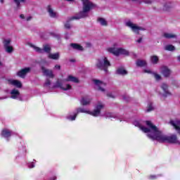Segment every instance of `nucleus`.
Returning a JSON list of instances; mask_svg holds the SVG:
<instances>
[{
	"label": "nucleus",
	"instance_id": "f257e3e1",
	"mask_svg": "<svg viewBox=\"0 0 180 180\" xmlns=\"http://www.w3.org/2000/svg\"><path fill=\"white\" fill-rule=\"evenodd\" d=\"M133 124H134L136 127H139L143 133H147L148 137L151 140H157L159 143H175L179 142L176 135L172 134L167 136L164 134V133L160 131L151 121L135 120Z\"/></svg>",
	"mask_w": 180,
	"mask_h": 180
},
{
	"label": "nucleus",
	"instance_id": "f03ea898",
	"mask_svg": "<svg viewBox=\"0 0 180 180\" xmlns=\"http://www.w3.org/2000/svg\"><path fill=\"white\" fill-rule=\"evenodd\" d=\"M82 2V11L72 16L70 20H79L88 18L89 12L96 6L91 0H81Z\"/></svg>",
	"mask_w": 180,
	"mask_h": 180
},
{
	"label": "nucleus",
	"instance_id": "7ed1b4c3",
	"mask_svg": "<svg viewBox=\"0 0 180 180\" xmlns=\"http://www.w3.org/2000/svg\"><path fill=\"white\" fill-rule=\"evenodd\" d=\"M103 108H105V105L101 102H98L96 105L93 111H90L82 108H78L76 109L75 112L77 115L79 113H86L87 115H91V116H94V117H98V116L101 115V111L102 110V109H103Z\"/></svg>",
	"mask_w": 180,
	"mask_h": 180
},
{
	"label": "nucleus",
	"instance_id": "20e7f679",
	"mask_svg": "<svg viewBox=\"0 0 180 180\" xmlns=\"http://www.w3.org/2000/svg\"><path fill=\"white\" fill-rule=\"evenodd\" d=\"M120 44L115 42L112 46L106 49V51L116 56L117 57L122 54L123 56H129V51L124 49L123 48H119Z\"/></svg>",
	"mask_w": 180,
	"mask_h": 180
},
{
	"label": "nucleus",
	"instance_id": "39448f33",
	"mask_svg": "<svg viewBox=\"0 0 180 180\" xmlns=\"http://www.w3.org/2000/svg\"><path fill=\"white\" fill-rule=\"evenodd\" d=\"M110 61L106 56H102L100 58L97 59L96 63V67L98 70L108 72V68L110 67Z\"/></svg>",
	"mask_w": 180,
	"mask_h": 180
},
{
	"label": "nucleus",
	"instance_id": "423d86ee",
	"mask_svg": "<svg viewBox=\"0 0 180 180\" xmlns=\"http://www.w3.org/2000/svg\"><path fill=\"white\" fill-rule=\"evenodd\" d=\"M29 46L30 47H32L37 53H47L48 54H50L51 53V46H50L49 44H45L43 46V49L39 48L36 46L35 45L32 44H29Z\"/></svg>",
	"mask_w": 180,
	"mask_h": 180
},
{
	"label": "nucleus",
	"instance_id": "0eeeda50",
	"mask_svg": "<svg viewBox=\"0 0 180 180\" xmlns=\"http://www.w3.org/2000/svg\"><path fill=\"white\" fill-rule=\"evenodd\" d=\"M125 26H127V27H129V29H131V30L134 33H135V34H139L140 30H146V29H144L143 27H140L136 24H134L131 21H127L125 22Z\"/></svg>",
	"mask_w": 180,
	"mask_h": 180
},
{
	"label": "nucleus",
	"instance_id": "6e6552de",
	"mask_svg": "<svg viewBox=\"0 0 180 180\" xmlns=\"http://www.w3.org/2000/svg\"><path fill=\"white\" fill-rule=\"evenodd\" d=\"M56 88H60L63 91H72V86L70 84H64V81L58 80L55 84Z\"/></svg>",
	"mask_w": 180,
	"mask_h": 180
},
{
	"label": "nucleus",
	"instance_id": "1a4fd4ad",
	"mask_svg": "<svg viewBox=\"0 0 180 180\" xmlns=\"http://www.w3.org/2000/svg\"><path fill=\"white\" fill-rule=\"evenodd\" d=\"M95 84V88L97 91L105 94L106 92V84L101 82V80L94 79L93 80Z\"/></svg>",
	"mask_w": 180,
	"mask_h": 180
},
{
	"label": "nucleus",
	"instance_id": "9d476101",
	"mask_svg": "<svg viewBox=\"0 0 180 180\" xmlns=\"http://www.w3.org/2000/svg\"><path fill=\"white\" fill-rule=\"evenodd\" d=\"M160 91H159V94L163 96L164 98H167V96H171L172 94L171 91L168 89V84L166 83H162L160 85Z\"/></svg>",
	"mask_w": 180,
	"mask_h": 180
},
{
	"label": "nucleus",
	"instance_id": "9b49d317",
	"mask_svg": "<svg viewBox=\"0 0 180 180\" xmlns=\"http://www.w3.org/2000/svg\"><path fill=\"white\" fill-rule=\"evenodd\" d=\"M46 11L50 18H58V13H57V11H54V9L53 8V7H51V6H48L46 7Z\"/></svg>",
	"mask_w": 180,
	"mask_h": 180
},
{
	"label": "nucleus",
	"instance_id": "f8f14e48",
	"mask_svg": "<svg viewBox=\"0 0 180 180\" xmlns=\"http://www.w3.org/2000/svg\"><path fill=\"white\" fill-rule=\"evenodd\" d=\"M7 83L8 85H13V86H15L16 88H22V82L19 80L8 79Z\"/></svg>",
	"mask_w": 180,
	"mask_h": 180
},
{
	"label": "nucleus",
	"instance_id": "ddd939ff",
	"mask_svg": "<svg viewBox=\"0 0 180 180\" xmlns=\"http://www.w3.org/2000/svg\"><path fill=\"white\" fill-rule=\"evenodd\" d=\"M1 137H4V139H6L7 141H9V137L12 136V131L4 128L1 130Z\"/></svg>",
	"mask_w": 180,
	"mask_h": 180
},
{
	"label": "nucleus",
	"instance_id": "4468645a",
	"mask_svg": "<svg viewBox=\"0 0 180 180\" xmlns=\"http://www.w3.org/2000/svg\"><path fill=\"white\" fill-rule=\"evenodd\" d=\"M30 68L22 69L17 72V75L18 77H20V78H25L26 75L30 72Z\"/></svg>",
	"mask_w": 180,
	"mask_h": 180
},
{
	"label": "nucleus",
	"instance_id": "2eb2a0df",
	"mask_svg": "<svg viewBox=\"0 0 180 180\" xmlns=\"http://www.w3.org/2000/svg\"><path fill=\"white\" fill-rule=\"evenodd\" d=\"M41 71L46 77H49V78H53L54 77V74L53 73V70L46 69L44 66H42L41 68Z\"/></svg>",
	"mask_w": 180,
	"mask_h": 180
},
{
	"label": "nucleus",
	"instance_id": "dca6fc26",
	"mask_svg": "<svg viewBox=\"0 0 180 180\" xmlns=\"http://www.w3.org/2000/svg\"><path fill=\"white\" fill-rule=\"evenodd\" d=\"M11 99H19L20 98V92L17 89H13L10 92Z\"/></svg>",
	"mask_w": 180,
	"mask_h": 180
},
{
	"label": "nucleus",
	"instance_id": "f3484780",
	"mask_svg": "<svg viewBox=\"0 0 180 180\" xmlns=\"http://www.w3.org/2000/svg\"><path fill=\"white\" fill-rule=\"evenodd\" d=\"M160 70L161 73L164 77H165V78H168V77L171 75V70H169V68H168L167 66L162 67Z\"/></svg>",
	"mask_w": 180,
	"mask_h": 180
},
{
	"label": "nucleus",
	"instance_id": "a211bd4d",
	"mask_svg": "<svg viewBox=\"0 0 180 180\" xmlns=\"http://www.w3.org/2000/svg\"><path fill=\"white\" fill-rule=\"evenodd\" d=\"M170 124L173 126L175 130L180 134V121L179 120H172L170 121Z\"/></svg>",
	"mask_w": 180,
	"mask_h": 180
},
{
	"label": "nucleus",
	"instance_id": "6ab92c4d",
	"mask_svg": "<svg viewBox=\"0 0 180 180\" xmlns=\"http://www.w3.org/2000/svg\"><path fill=\"white\" fill-rule=\"evenodd\" d=\"M63 81H65L66 82H74L75 84H78V82H79L78 78L72 75H68Z\"/></svg>",
	"mask_w": 180,
	"mask_h": 180
},
{
	"label": "nucleus",
	"instance_id": "aec40b11",
	"mask_svg": "<svg viewBox=\"0 0 180 180\" xmlns=\"http://www.w3.org/2000/svg\"><path fill=\"white\" fill-rule=\"evenodd\" d=\"M91 101L92 98H91V97H83L80 101V103L83 106H86L87 105H89V103H91Z\"/></svg>",
	"mask_w": 180,
	"mask_h": 180
},
{
	"label": "nucleus",
	"instance_id": "412c9836",
	"mask_svg": "<svg viewBox=\"0 0 180 180\" xmlns=\"http://www.w3.org/2000/svg\"><path fill=\"white\" fill-rule=\"evenodd\" d=\"M162 37H165V39H176V34L171 32H164Z\"/></svg>",
	"mask_w": 180,
	"mask_h": 180
},
{
	"label": "nucleus",
	"instance_id": "4be33fe9",
	"mask_svg": "<svg viewBox=\"0 0 180 180\" xmlns=\"http://www.w3.org/2000/svg\"><path fill=\"white\" fill-rule=\"evenodd\" d=\"M48 58H50L51 60H60V52L49 53Z\"/></svg>",
	"mask_w": 180,
	"mask_h": 180
},
{
	"label": "nucleus",
	"instance_id": "5701e85b",
	"mask_svg": "<svg viewBox=\"0 0 180 180\" xmlns=\"http://www.w3.org/2000/svg\"><path fill=\"white\" fill-rule=\"evenodd\" d=\"M105 117L107 119H119V117H117V114L113 112H106Z\"/></svg>",
	"mask_w": 180,
	"mask_h": 180
},
{
	"label": "nucleus",
	"instance_id": "b1692460",
	"mask_svg": "<svg viewBox=\"0 0 180 180\" xmlns=\"http://www.w3.org/2000/svg\"><path fill=\"white\" fill-rule=\"evenodd\" d=\"M71 47L74 49V50H78V51H84V47L78 44H71Z\"/></svg>",
	"mask_w": 180,
	"mask_h": 180
},
{
	"label": "nucleus",
	"instance_id": "393cba45",
	"mask_svg": "<svg viewBox=\"0 0 180 180\" xmlns=\"http://www.w3.org/2000/svg\"><path fill=\"white\" fill-rule=\"evenodd\" d=\"M4 0H0L1 4H4ZM15 4L17 5V8H20L21 4H26V0H13Z\"/></svg>",
	"mask_w": 180,
	"mask_h": 180
},
{
	"label": "nucleus",
	"instance_id": "a878e982",
	"mask_svg": "<svg viewBox=\"0 0 180 180\" xmlns=\"http://www.w3.org/2000/svg\"><path fill=\"white\" fill-rule=\"evenodd\" d=\"M136 65L137 67H146L147 65V62L143 60H138L136 62Z\"/></svg>",
	"mask_w": 180,
	"mask_h": 180
},
{
	"label": "nucleus",
	"instance_id": "bb28decb",
	"mask_svg": "<svg viewBox=\"0 0 180 180\" xmlns=\"http://www.w3.org/2000/svg\"><path fill=\"white\" fill-rule=\"evenodd\" d=\"M98 23L101 25V26H108V21L106 20V19L103 18H98Z\"/></svg>",
	"mask_w": 180,
	"mask_h": 180
},
{
	"label": "nucleus",
	"instance_id": "cd10ccee",
	"mask_svg": "<svg viewBox=\"0 0 180 180\" xmlns=\"http://www.w3.org/2000/svg\"><path fill=\"white\" fill-rule=\"evenodd\" d=\"M117 74H118V75H127V72L126 70H124V68H119L117 70Z\"/></svg>",
	"mask_w": 180,
	"mask_h": 180
},
{
	"label": "nucleus",
	"instance_id": "c85d7f7f",
	"mask_svg": "<svg viewBox=\"0 0 180 180\" xmlns=\"http://www.w3.org/2000/svg\"><path fill=\"white\" fill-rule=\"evenodd\" d=\"M77 116H78V115L77 114V112L75 111V112H73V115H69L66 117V119H68V120H70L71 122H73V120H75V119H77Z\"/></svg>",
	"mask_w": 180,
	"mask_h": 180
},
{
	"label": "nucleus",
	"instance_id": "c756f323",
	"mask_svg": "<svg viewBox=\"0 0 180 180\" xmlns=\"http://www.w3.org/2000/svg\"><path fill=\"white\" fill-rule=\"evenodd\" d=\"M11 41H12L11 39H4L3 40V44L4 48L11 46Z\"/></svg>",
	"mask_w": 180,
	"mask_h": 180
},
{
	"label": "nucleus",
	"instance_id": "7c9ffc66",
	"mask_svg": "<svg viewBox=\"0 0 180 180\" xmlns=\"http://www.w3.org/2000/svg\"><path fill=\"white\" fill-rule=\"evenodd\" d=\"M165 50H166L167 51H174L175 46H174L173 45L169 44L165 46Z\"/></svg>",
	"mask_w": 180,
	"mask_h": 180
},
{
	"label": "nucleus",
	"instance_id": "2f4dec72",
	"mask_svg": "<svg viewBox=\"0 0 180 180\" xmlns=\"http://www.w3.org/2000/svg\"><path fill=\"white\" fill-rule=\"evenodd\" d=\"M158 56H153L150 57V61L152 64H158Z\"/></svg>",
	"mask_w": 180,
	"mask_h": 180
},
{
	"label": "nucleus",
	"instance_id": "473e14b6",
	"mask_svg": "<svg viewBox=\"0 0 180 180\" xmlns=\"http://www.w3.org/2000/svg\"><path fill=\"white\" fill-rule=\"evenodd\" d=\"M4 49L6 53H8V54H11V53L13 52V47L11 45L8 46H6Z\"/></svg>",
	"mask_w": 180,
	"mask_h": 180
},
{
	"label": "nucleus",
	"instance_id": "72a5a7b5",
	"mask_svg": "<svg viewBox=\"0 0 180 180\" xmlns=\"http://www.w3.org/2000/svg\"><path fill=\"white\" fill-rule=\"evenodd\" d=\"M50 85H51V81H50L49 79H46L44 84V86L45 88H50Z\"/></svg>",
	"mask_w": 180,
	"mask_h": 180
},
{
	"label": "nucleus",
	"instance_id": "f704fd0d",
	"mask_svg": "<svg viewBox=\"0 0 180 180\" xmlns=\"http://www.w3.org/2000/svg\"><path fill=\"white\" fill-rule=\"evenodd\" d=\"M152 110H154V107L153 106V103H150L146 108V112H152Z\"/></svg>",
	"mask_w": 180,
	"mask_h": 180
},
{
	"label": "nucleus",
	"instance_id": "c9c22d12",
	"mask_svg": "<svg viewBox=\"0 0 180 180\" xmlns=\"http://www.w3.org/2000/svg\"><path fill=\"white\" fill-rule=\"evenodd\" d=\"M170 8H172L171 4L170 3H166L164 5V11H169L170 9Z\"/></svg>",
	"mask_w": 180,
	"mask_h": 180
},
{
	"label": "nucleus",
	"instance_id": "e433bc0d",
	"mask_svg": "<svg viewBox=\"0 0 180 180\" xmlns=\"http://www.w3.org/2000/svg\"><path fill=\"white\" fill-rule=\"evenodd\" d=\"M153 76H154L155 79H156V81L161 80V75H160L157 73H153Z\"/></svg>",
	"mask_w": 180,
	"mask_h": 180
},
{
	"label": "nucleus",
	"instance_id": "4c0bfd02",
	"mask_svg": "<svg viewBox=\"0 0 180 180\" xmlns=\"http://www.w3.org/2000/svg\"><path fill=\"white\" fill-rule=\"evenodd\" d=\"M65 29H71V24L69 22H66L64 25Z\"/></svg>",
	"mask_w": 180,
	"mask_h": 180
},
{
	"label": "nucleus",
	"instance_id": "58836bf2",
	"mask_svg": "<svg viewBox=\"0 0 180 180\" xmlns=\"http://www.w3.org/2000/svg\"><path fill=\"white\" fill-rule=\"evenodd\" d=\"M32 19H33V17H32V16L25 17L26 22H30V20H32Z\"/></svg>",
	"mask_w": 180,
	"mask_h": 180
},
{
	"label": "nucleus",
	"instance_id": "ea45409f",
	"mask_svg": "<svg viewBox=\"0 0 180 180\" xmlns=\"http://www.w3.org/2000/svg\"><path fill=\"white\" fill-rule=\"evenodd\" d=\"M29 168H34V163L33 162L28 164Z\"/></svg>",
	"mask_w": 180,
	"mask_h": 180
},
{
	"label": "nucleus",
	"instance_id": "a19ab883",
	"mask_svg": "<svg viewBox=\"0 0 180 180\" xmlns=\"http://www.w3.org/2000/svg\"><path fill=\"white\" fill-rule=\"evenodd\" d=\"M136 43H139L140 44V43H142L143 41V37H139L138 39L136 40Z\"/></svg>",
	"mask_w": 180,
	"mask_h": 180
},
{
	"label": "nucleus",
	"instance_id": "79ce46f5",
	"mask_svg": "<svg viewBox=\"0 0 180 180\" xmlns=\"http://www.w3.org/2000/svg\"><path fill=\"white\" fill-rule=\"evenodd\" d=\"M143 72L146 73V74H153V72H151L150 70H143Z\"/></svg>",
	"mask_w": 180,
	"mask_h": 180
},
{
	"label": "nucleus",
	"instance_id": "37998d69",
	"mask_svg": "<svg viewBox=\"0 0 180 180\" xmlns=\"http://www.w3.org/2000/svg\"><path fill=\"white\" fill-rule=\"evenodd\" d=\"M144 2H145V4H147L148 5L153 4V1H151V0H146Z\"/></svg>",
	"mask_w": 180,
	"mask_h": 180
},
{
	"label": "nucleus",
	"instance_id": "c03bdc74",
	"mask_svg": "<svg viewBox=\"0 0 180 180\" xmlns=\"http://www.w3.org/2000/svg\"><path fill=\"white\" fill-rule=\"evenodd\" d=\"M131 1L132 2H136V4H141V0H129Z\"/></svg>",
	"mask_w": 180,
	"mask_h": 180
},
{
	"label": "nucleus",
	"instance_id": "a18cd8bd",
	"mask_svg": "<svg viewBox=\"0 0 180 180\" xmlns=\"http://www.w3.org/2000/svg\"><path fill=\"white\" fill-rule=\"evenodd\" d=\"M155 178H157V176H155V175H151L149 176L150 179H155Z\"/></svg>",
	"mask_w": 180,
	"mask_h": 180
},
{
	"label": "nucleus",
	"instance_id": "49530a36",
	"mask_svg": "<svg viewBox=\"0 0 180 180\" xmlns=\"http://www.w3.org/2000/svg\"><path fill=\"white\" fill-rule=\"evenodd\" d=\"M20 19H23L24 20H25V19H26V17H25V15H23V14H21L20 15Z\"/></svg>",
	"mask_w": 180,
	"mask_h": 180
},
{
	"label": "nucleus",
	"instance_id": "de8ad7c7",
	"mask_svg": "<svg viewBox=\"0 0 180 180\" xmlns=\"http://www.w3.org/2000/svg\"><path fill=\"white\" fill-rule=\"evenodd\" d=\"M55 68L56 70H60L61 68V66H60V65H55Z\"/></svg>",
	"mask_w": 180,
	"mask_h": 180
},
{
	"label": "nucleus",
	"instance_id": "09e8293b",
	"mask_svg": "<svg viewBox=\"0 0 180 180\" xmlns=\"http://www.w3.org/2000/svg\"><path fill=\"white\" fill-rule=\"evenodd\" d=\"M107 96H109V98H115V96H113L112 94H107Z\"/></svg>",
	"mask_w": 180,
	"mask_h": 180
},
{
	"label": "nucleus",
	"instance_id": "8fccbe9b",
	"mask_svg": "<svg viewBox=\"0 0 180 180\" xmlns=\"http://www.w3.org/2000/svg\"><path fill=\"white\" fill-rule=\"evenodd\" d=\"M8 96H4V97H0V100H2V99H7Z\"/></svg>",
	"mask_w": 180,
	"mask_h": 180
},
{
	"label": "nucleus",
	"instance_id": "3c124183",
	"mask_svg": "<svg viewBox=\"0 0 180 180\" xmlns=\"http://www.w3.org/2000/svg\"><path fill=\"white\" fill-rule=\"evenodd\" d=\"M67 1L68 2H74V0H65Z\"/></svg>",
	"mask_w": 180,
	"mask_h": 180
},
{
	"label": "nucleus",
	"instance_id": "603ef678",
	"mask_svg": "<svg viewBox=\"0 0 180 180\" xmlns=\"http://www.w3.org/2000/svg\"><path fill=\"white\" fill-rule=\"evenodd\" d=\"M178 61H180V56H177Z\"/></svg>",
	"mask_w": 180,
	"mask_h": 180
},
{
	"label": "nucleus",
	"instance_id": "864d4df0",
	"mask_svg": "<svg viewBox=\"0 0 180 180\" xmlns=\"http://www.w3.org/2000/svg\"><path fill=\"white\" fill-rule=\"evenodd\" d=\"M70 61H71L72 63H74L75 60H70Z\"/></svg>",
	"mask_w": 180,
	"mask_h": 180
},
{
	"label": "nucleus",
	"instance_id": "5fc2aeb1",
	"mask_svg": "<svg viewBox=\"0 0 180 180\" xmlns=\"http://www.w3.org/2000/svg\"><path fill=\"white\" fill-rule=\"evenodd\" d=\"M1 65H2V63H1V62H0V67H1Z\"/></svg>",
	"mask_w": 180,
	"mask_h": 180
},
{
	"label": "nucleus",
	"instance_id": "6e6d98bb",
	"mask_svg": "<svg viewBox=\"0 0 180 180\" xmlns=\"http://www.w3.org/2000/svg\"><path fill=\"white\" fill-rule=\"evenodd\" d=\"M124 101H127V99H126V97H124Z\"/></svg>",
	"mask_w": 180,
	"mask_h": 180
},
{
	"label": "nucleus",
	"instance_id": "4d7b16f0",
	"mask_svg": "<svg viewBox=\"0 0 180 180\" xmlns=\"http://www.w3.org/2000/svg\"><path fill=\"white\" fill-rule=\"evenodd\" d=\"M120 122H122V120H120Z\"/></svg>",
	"mask_w": 180,
	"mask_h": 180
}]
</instances>
